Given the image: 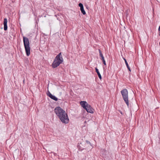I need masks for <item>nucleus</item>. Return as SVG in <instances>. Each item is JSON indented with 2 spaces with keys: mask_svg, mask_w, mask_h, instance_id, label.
<instances>
[{
  "mask_svg": "<svg viewBox=\"0 0 160 160\" xmlns=\"http://www.w3.org/2000/svg\"><path fill=\"white\" fill-rule=\"evenodd\" d=\"M54 112L62 123L67 124L69 122V119L65 111L59 107L54 109Z\"/></svg>",
  "mask_w": 160,
  "mask_h": 160,
  "instance_id": "1",
  "label": "nucleus"
},
{
  "mask_svg": "<svg viewBox=\"0 0 160 160\" xmlns=\"http://www.w3.org/2000/svg\"><path fill=\"white\" fill-rule=\"evenodd\" d=\"M63 61V59L62 55L61 52L59 53L55 58L52 64V67L53 68H55L59 66Z\"/></svg>",
  "mask_w": 160,
  "mask_h": 160,
  "instance_id": "2",
  "label": "nucleus"
},
{
  "mask_svg": "<svg viewBox=\"0 0 160 160\" xmlns=\"http://www.w3.org/2000/svg\"><path fill=\"white\" fill-rule=\"evenodd\" d=\"M23 42L26 55L29 56L30 53V48L28 38L23 36Z\"/></svg>",
  "mask_w": 160,
  "mask_h": 160,
  "instance_id": "3",
  "label": "nucleus"
},
{
  "mask_svg": "<svg viewBox=\"0 0 160 160\" xmlns=\"http://www.w3.org/2000/svg\"><path fill=\"white\" fill-rule=\"evenodd\" d=\"M121 93L123 99L127 106H128L129 102L128 100V90L126 88L124 89L121 91Z\"/></svg>",
  "mask_w": 160,
  "mask_h": 160,
  "instance_id": "4",
  "label": "nucleus"
},
{
  "mask_svg": "<svg viewBox=\"0 0 160 160\" xmlns=\"http://www.w3.org/2000/svg\"><path fill=\"white\" fill-rule=\"evenodd\" d=\"M87 111L91 113H93V109L92 108L91 106L89 104L87 105L86 107V108H84Z\"/></svg>",
  "mask_w": 160,
  "mask_h": 160,
  "instance_id": "5",
  "label": "nucleus"
},
{
  "mask_svg": "<svg viewBox=\"0 0 160 160\" xmlns=\"http://www.w3.org/2000/svg\"><path fill=\"white\" fill-rule=\"evenodd\" d=\"M47 95L55 101H57L58 100V98L55 96L52 95L49 91H48L47 93Z\"/></svg>",
  "mask_w": 160,
  "mask_h": 160,
  "instance_id": "6",
  "label": "nucleus"
},
{
  "mask_svg": "<svg viewBox=\"0 0 160 160\" xmlns=\"http://www.w3.org/2000/svg\"><path fill=\"white\" fill-rule=\"evenodd\" d=\"M7 18H4L3 24H4V29L5 31H6L8 29V26L7 25Z\"/></svg>",
  "mask_w": 160,
  "mask_h": 160,
  "instance_id": "7",
  "label": "nucleus"
},
{
  "mask_svg": "<svg viewBox=\"0 0 160 160\" xmlns=\"http://www.w3.org/2000/svg\"><path fill=\"white\" fill-rule=\"evenodd\" d=\"M80 103L81 106L84 109L85 108H86V107L88 104L86 102L84 101H81L80 102Z\"/></svg>",
  "mask_w": 160,
  "mask_h": 160,
  "instance_id": "8",
  "label": "nucleus"
},
{
  "mask_svg": "<svg viewBox=\"0 0 160 160\" xmlns=\"http://www.w3.org/2000/svg\"><path fill=\"white\" fill-rule=\"evenodd\" d=\"M95 69L96 71L97 72L99 79L100 80H101L102 76L99 71L98 69L97 68H96Z\"/></svg>",
  "mask_w": 160,
  "mask_h": 160,
  "instance_id": "9",
  "label": "nucleus"
},
{
  "mask_svg": "<svg viewBox=\"0 0 160 160\" xmlns=\"http://www.w3.org/2000/svg\"><path fill=\"white\" fill-rule=\"evenodd\" d=\"M81 11L82 12V13L83 14L85 15L86 14V12L84 10V8H81L80 9Z\"/></svg>",
  "mask_w": 160,
  "mask_h": 160,
  "instance_id": "10",
  "label": "nucleus"
},
{
  "mask_svg": "<svg viewBox=\"0 0 160 160\" xmlns=\"http://www.w3.org/2000/svg\"><path fill=\"white\" fill-rule=\"evenodd\" d=\"M125 64H126V65L127 66V68H128V70L130 72H131V69H130V67H129V65H128V62H127V61H126V63H125Z\"/></svg>",
  "mask_w": 160,
  "mask_h": 160,
  "instance_id": "11",
  "label": "nucleus"
},
{
  "mask_svg": "<svg viewBox=\"0 0 160 160\" xmlns=\"http://www.w3.org/2000/svg\"><path fill=\"white\" fill-rule=\"evenodd\" d=\"M99 53L100 56L101 58H102V57H104V56H103V54H102L101 51L100 49H99Z\"/></svg>",
  "mask_w": 160,
  "mask_h": 160,
  "instance_id": "12",
  "label": "nucleus"
},
{
  "mask_svg": "<svg viewBox=\"0 0 160 160\" xmlns=\"http://www.w3.org/2000/svg\"><path fill=\"white\" fill-rule=\"evenodd\" d=\"M101 59L102 60V62H103V64L105 65H106V62H105V60L104 59V57L102 58H101Z\"/></svg>",
  "mask_w": 160,
  "mask_h": 160,
  "instance_id": "13",
  "label": "nucleus"
},
{
  "mask_svg": "<svg viewBox=\"0 0 160 160\" xmlns=\"http://www.w3.org/2000/svg\"><path fill=\"white\" fill-rule=\"evenodd\" d=\"M79 6L80 7V9L81 8H83V4L82 3H79L78 4Z\"/></svg>",
  "mask_w": 160,
  "mask_h": 160,
  "instance_id": "14",
  "label": "nucleus"
},
{
  "mask_svg": "<svg viewBox=\"0 0 160 160\" xmlns=\"http://www.w3.org/2000/svg\"><path fill=\"white\" fill-rule=\"evenodd\" d=\"M86 142L87 143V144H90L91 143L88 140H86Z\"/></svg>",
  "mask_w": 160,
  "mask_h": 160,
  "instance_id": "15",
  "label": "nucleus"
},
{
  "mask_svg": "<svg viewBox=\"0 0 160 160\" xmlns=\"http://www.w3.org/2000/svg\"><path fill=\"white\" fill-rule=\"evenodd\" d=\"M158 31H159V35L160 36V26L159 27Z\"/></svg>",
  "mask_w": 160,
  "mask_h": 160,
  "instance_id": "16",
  "label": "nucleus"
},
{
  "mask_svg": "<svg viewBox=\"0 0 160 160\" xmlns=\"http://www.w3.org/2000/svg\"><path fill=\"white\" fill-rule=\"evenodd\" d=\"M124 60L125 61V63H126V61H126V59H125L124 58Z\"/></svg>",
  "mask_w": 160,
  "mask_h": 160,
  "instance_id": "17",
  "label": "nucleus"
},
{
  "mask_svg": "<svg viewBox=\"0 0 160 160\" xmlns=\"http://www.w3.org/2000/svg\"><path fill=\"white\" fill-rule=\"evenodd\" d=\"M120 113H121L122 114V112H120Z\"/></svg>",
  "mask_w": 160,
  "mask_h": 160,
  "instance_id": "18",
  "label": "nucleus"
},
{
  "mask_svg": "<svg viewBox=\"0 0 160 160\" xmlns=\"http://www.w3.org/2000/svg\"><path fill=\"white\" fill-rule=\"evenodd\" d=\"M159 44H160V42H159Z\"/></svg>",
  "mask_w": 160,
  "mask_h": 160,
  "instance_id": "19",
  "label": "nucleus"
}]
</instances>
